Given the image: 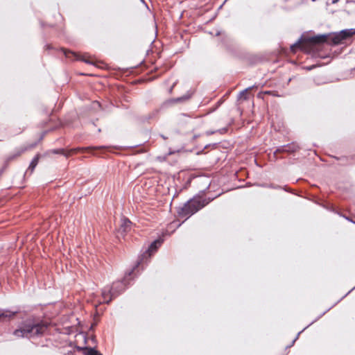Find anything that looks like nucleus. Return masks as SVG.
I'll use <instances>...</instances> for the list:
<instances>
[{"label": "nucleus", "instance_id": "1", "mask_svg": "<svg viewBox=\"0 0 355 355\" xmlns=\"http://www.w3.org/2000/svg\"><path fill=\"white\" fill-rule=\"evenodd\" d=\"M355 35V28L344 29L332 35H318L311 37L302 36L295 43L291 46V50L295 52L297 49H303L306 43L320 44L329 43L331 45H338L344 43L346 40Z\"/></svg>", "mask_w": 355, "mask_h": 355}, {"label": "nucleus", "instance_id": "2", "mask_svg": "<svg viewBox=\"0 0 355 355\" xmlns=\"http://www.w3.org/2000/svg\"><path fill=\"white\" fill-rule=\"evenodd\" d=\"M47 329V324L43 322L27 319L23 321L13 334L17 337L31 338L42 336Z\"/></svg>", "mask_w": 355, "mask_h": 355}, {"label": "nucleus", "instance_id": "3", "mask_svg": "<svg viewBox=\"0 0 355 355\" xmlns=\"http://www.w3.org/2000/svg\"><path fill=\"white\" fill-rule=\"evenodd\" d=\"M136 268L135 266L131 271L125 275L123 280L114 282L112 286H105L102 289L103 302L109 304L114 298L121 295L125 290L130 277Z\"/></svg>", "mask_w": 355, "mask_h": 355}, {"label": "nucleus", "instance_id": "4", "mask_svg": "<svg viewBox=\"0 0 355 355\" xmlns=\"http://www.w3.org/2000/svg\"><path fill=\"white\" fill-rule=\"evenodd\" d=\"M210 198H193L179 207L177 212L180 217H185L189 218L200 209H202L211 202Z\"/></svg>", "mask_w": 355, "mask_h": 355}, {"label": "nucleus", "instance_id": "5", "mask_svg": "<svg viewBox=\"0 0 355 355\" xmlns=\"http://www.w3.org/2000/svg\"><path fill=\"white\" fill-rule=\"evenodd\" d=\"M163 241L164 240L162 239H158L152 242L151 244L148 246V249L139 257L135 268H137L145 260L150 258L151 255L155 252L161 246Z\"/></svg>", "mask_w": 355, "mask_h": 355}, {"label": "nucleus", "instance_id": "6", "mask_svg": "<svg viewBox=\"0 0 355 355\" xmlns=\"http://www.w3.org/2000/svg\"><path fill=\"white\" fill-rule=\"evenodd\" d=\"M104 148V146H98V147H87V148H73V149H71L70 150L67 151V152H65L64 149H56V150H53V153H55V154H62L64 155V156H66L67 157L71 156V155L73 153H77L78 151H81V152H89L93 149H97V148Z\"/></svg>", "mask_w": 355, "mask_h": 355}, {"label": "nucleus", "instance_id": "7", "mask_svg": "<svg viewBox=\"0 0 355 355\" xmlns=\"http://www.w3.org/2000/svg\"><path fill=\"white\" fill-rule=\"evenodd\" d=\"M132 222L126 218H122L121 225L117 230V236L123 237L126 232H129L131 229Z\"/></svg>", "mask_w": 355, "mask_h": 355}, {"label": "nucleus", "instance_id": "8", "mask_svg": "<svg viewBox=\"0 0 355 355\" xmlns=\"http://www.w3.org/2000/svg\"><path fill=\"white\" fill-rule=\"evenodd\" d=\"M18 313V311H11L8 309H1L0 310V321H4L9 320Z\"/></svg>", "mask_w": 355, "mask_h": 355}, {"label": "nucleus", "instance_id": "9", "mask_svg": "<svg viewBox=\"0 0 355 355\" xmlns=\"http://www.w3.org/2000/svg\"><path fill=\"white\" fill-rule=\"evenodd\" d=\"M286 153H292L296 152L299 148V146L296 143H291L286 145Z\"/></svg>", "mask_w": 355, "mask_h": 355}, {"label": "nucleus", "instance_id": "10", "mask_svg": "<svg viewBox=\"0 0 355 355\" xmlns=\"http://www.w3.org/2000/svg\"><path fill=\"white\" fill-rule=\"evenodd\" d=\"M39 158H40V156L39 155H37L31 161L29 166H28V168L26 171V173H28V171H30L31 173H33V171H34L35 168L36 167V166L38 164V161H39Z\"/></svg>", "mask_w": 355, "mask_h": 355}, {"label": "nucleus", "instance_id": "11", "mask_svg": "<svg viewBox=\"0 0 355 355\" xmlns=\"http://www.w3.org/2000/svg\"><path fill=\"white\" fill-rule=\"evenodd\" d=\"M85 355H102L99 352L92 347H86L85 349Z\"/></svg>", "mask_w": 355, "mask_h": 355}, {"label": "nucleus", "instance_id": "12", "mask_svg": "<svg viewBox=\"0 0 355 355\" xmlns=\"http://www.w3.org/2000/svg\"><path fill=\"white\" fill-rule=\"evenodd\" d=\"M313 322H312L310 324V325H311V324H313ZM309 326V324L307 327H306L305 328H304V329H302L301 331H300V332L297 334V336H295V338L293 340V341L291 342V343H290V345H288V346L286 347V349H288V348L291 347V346H293V345H294V343H295V341L298 339L300 334H301V333H302L304 329H306Z\"/></svg>", "mask_w": 355, "mask_h": 355}, {"label": "nucleus", "instance_id": "13", "mask_svg": "<svg viewBox=\"0 0 355 355\" xmlns=\"http://www.w3.org/2000/svg\"><path fill=\"white\" fill-rule=\"evenodd\" d=\"M286 153V145L279 146L274 152V154H275V155H276L277 153Z\"/></svg>", "mask_w": 355, "mask_h": 355}, {"label": "nucleus", "instance_id": "14", "mask_svg": "<svg viewBox=\"0 0 355 355\" xmlns=\"http://www.w3.org/2000/svg\"><path fill=\"white\" fill-rule=\"evenodd\" d=\"M21 154V153H18L15 155H10L9 156L7 159H6V162L8 163L10 161L12 160L13 159H15V157H17V156H19V155Z\"/></svg>", "mask_w": 355, "mask_h": 355}, {"label": "nucleus", "instance_id": "15", "mask_svg": "<svg viewBox=\"0 0 355 355\" xmlns=\"http://www.w3.org/2000/svg\"><path fill=\"white\" fill-rule=\"evenodd\" d=\"M60 51L65 55L66 57H69V53L76 56L73 53L67 51V50H65L64 49H61Z\"/></svg>", "mask_w": 355, "mask_h": 355}, {"label": "nucleus", "instance_id": "16", "mask_svg": "<svg viewBox=\"0 0 355 355\" xmlns=\"http://www.w3.org/2000/svg\"><path fill=\"white\" fill-rule=\"evenodd\" d=\"M82 61L85 62V63L93 64L94 62L89 59L85 58V57H83L82 58H80Z\"/></svg>", "mask_w": 355, "mask_h": 355}, {"label": "nucleus", "instance_id": "17", "mask_svg": "<svg viewBox=\"0 0 355 355\" xmlns=\"http://www.w3.org/2000/svg\"><path fill=\"white\" fill-rule=\"evenodd\" d=\"M52 49H53V47H52V46L51 44L46 45V50H51Z\"/></svg>", "mask_w": 355, "mask_h": 355}, {"label": "nucleus", "instance_id": "18", "mask_svg": "<svg viewBox=\"0 0 355 355\" xmlns=\"http://www.w3.org/2000/svg\"><path fill=\"white\" fill-rule=\"evenodd\" d=\"M250 88H251V87H248V88L245 89H244L243 91H242V92H241V95L244 94H245V93L248 89H250Z\"/></svg>", "mask_w": 355, "mask_h": 355}, {"label": "nucleus", "instance_id": "19", "mask_svg": "<svg viewBox=\"0 0 355 355\" xmlns=\"http://www.w3.org/2000/svg\"><path fill=\"white\" fill-rule=\"evenodd\" d=\"M187 98H188V97L182 96V97H180V98H178V101H182L183 99L184 100V99H187Z\"/></svg>", "mask_w": 355, "mask_h": 355}, {"label": "nucleus", "instance_id": "20", "mask_svg": "<svg viewBox=\"0 0 355 355\" xmlns=\"http://www.w3.org/2000/svg\"><path fill=\"white\" fill-rule=\"evenodd\" d=\"M269 187L272 188V189H277V188H279V187L274 186L273 184H270L269 186Z\"/></svg>", "mask_w": 355, "mask_h": 355}, {"label": "nucleus", "instance_id": "21", "mask_svg": "<svg viewBox=\"0 0 355 355\" xmlns=\"http://www.w3.org/2000/svg\"><path fill=\"white\" fill-rule=\"evenodd\" d=\"M339 0H332V3H336Z\"/></svg>", "mask_w": 355, "mask_h": 355}, {"label": "nucleus", "instance_id": "22", "mask_svg": "<svg viewBox=\"0 0 355 355\" xmlns=\"http://www.w3.org/2000/svg\"><path fill=\"white\" fill-rule=\"evenodd\" d=\"M313 67H314V66H311V67H308V69L311 70V69H313Z\"/></svg>", "mask_w": 355, "mask_h": 355}, {"label": "nucleus", "instance_id": "23", "mask_svg": "<svg viewBox=\"0 0 355 355\" xmlns=\"http://www.w3.org/2000/svg\"><path fill=\"white\" fill-rule=\"evenodd\" d=\"M355 288V286L351 290L349 291L348 293H346V295H349V293H350L352 290H354Z\"/></svg>", "mask_w": 355, "mask_h": 355}, {"label": "nucleus", "instance_id": "24", "mask_svg": "<svg viewBox=\"0 0 355 355\" xmlns=\"http://www.w3.org/2000/svg\"><path fill=\"white\" fill-rule=\"evenodd\" d=\"M355 288V286L351 290L349 291L348 293H346V295H349V293H350L352 290H354Z\"/></svg>", "mask_w": 355, "mask_h": 355}, {"label": "nucleus", "instance_id": "25", "mask_svg": "<svg viewBox=\"0 0 355 355\" xmlns=\"http://www.w3.org/2000/svg\"><path fill=\"white\" fill-rule=\"evenodd\" d=\"M161 137H162L164 139H166V137L164 135H161Z\"/></svg>", "mask_w": 355, "mask_h": 355}]
</instances>
